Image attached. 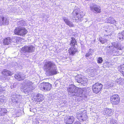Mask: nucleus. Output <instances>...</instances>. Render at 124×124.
<instances>
[{
	"instance_id": "f03ea898",
	"label": "nucleus",
	"mask_w": 124,
	"mask_h": 124,
	"mask_svg": "<svg viewBox=\"0 0 124 124\" xmlns=\"http://www.w3.org/2000/svg\"><path fill=\"white\" fill-rule=\"evenodd\" d=\"M23 89L24 92L28 93L31 92L34 89L33 83L29 80H26L23 85Z\"/></svg>"
},
{
	"instance_id": "f3484780",
	"label": "nucleus",
	"mask_w": 124,
	"mask_h": 124,
	"mask_svg": "<svg viewBox=\"0 0 124 124\" xmlns=\"http://www.w3.org/2000/svg\"><path fill=\"white\" fill-rule=\"evenodd\" d=\"M59 73L56 70H46V74L48 76L56 74Z\"/></svg>"
},
{
	"instance_id": "a211bd4d",
	"label": "nucleus",
	"mask_w": 124,
	"mask_h": 124,
	"mask_svg": "<svg viewBox=\"0 0 124 124\" xmlns=\"http://www.w3.org/2000/svg\"><path fill=\"white\" fill-rule=\"evenodd\" d=\"M113 113V111L111 109H108V108L104 109L103 112V114L104 115L106 114L108 115H112Z\"/></svg>"
},
{
	"instance_id": "b1692460",
	"label": "nucleus",
	"mask_w": 124,
	"mask_h": 124,
	"mask_svg": "<svg viewBox=\"0 0 124 124\" xmlns=\"http://www.w3.org/2000/svg\"><path fill=\"white\" fill-rule=\"evenodd\" d=\"M3 74L6 76H9L11 75L13 73L11 72L10 70H4L2 72Z\"/></svg>"
},
{
	"instance_id": "6ab92c4d",
	"label": "nucleus",
	"mask_w": 124,
	"mask_h": 124,
	"mask_svg": "<svg viewBox=\"0 0 124 124\" xmlns=\"http://www.w3.org/2000/svg\"><path fill=\"white\" fill-rule=\"evenodd\" d=\"M36 100L37 102L42 101L44 100L43 96L40 94H38L37 95Z\"/></svg>"
},
{
	"instance_id": "bb28decb",
	"label": "nucleus",
	"mask_w": 124,
	"mask_h": 124,
	"mask_svg": "<svg viewBox=\"0 0 124 124\" xmlns=\"http://www.w3.org/2000/svg\"><path fill=\"white\" fill-rule=\"evenodd\" d=\"M71 40L70 43V45L71 46H74L76 43V42L75 39L73 38L72 37L71 38Z\"/></svg>"
},
{
	"instance_id": "cd10ccee",
	"label": "nucleus",
	"mask_w": 124,
	"mask_h": 124,
	"mask_svg": "<svg viewBox=\"0 0 124 124\" xmlns=\"http://www.w3.org/2000/svg\"><path fill=\"white\" fill-rule=\"evenodd\" d=\"M25 22L23 20H21L19 21H18L17 24L19 26H23L24 25Z\"/></svg>"
},
{
	"instance_id": "ddd939ff",
	"label": "nucleus",
	"mask_w": 124,
	"mask_h": 124,
	"mask_svg": "<svg viewBox=\"0 0 124 124\" xmlns=\"http://www.w3.org/2000/svg\"><path fill=\"white\" fill-rule=\"evenodd\" d=\"M9 23L8 18L3 16L0 17V25H8Z\"/></svg>"
},
{
	"instance_id": "9b49d317",
	"label": "nucleus",
	"mask_w": 124,
	"mask_h": 124,
	"mask_svg": "<svg viewBox=\"0 0 124 124\" xmlns=\"http://www.w3.org/2000/svg\"><path fill=\"white\" fill-rule=\"evenodd\" d=\"M75 79L77 82L82 84L86 83L87 81V79L86 78H84L81 75H78L76 76Z\"/></svg>"
},
{
	"instance_id": "c85d7f7f",
	"label": "nucleus",
	"mask_w": 124,
	"mask_h": 124,
	"mask_svg": "<svg viewBox=\"0 0 124 124\" xmlns=\"http://www.w3.org/2000/svg\"><path fill=\"white\" fill-rule=\"evenodd\" d=\"M99 40L101 43L103 44L106 42L107 40L105 38H101L99 39Z\"/></svg>"
},
{
	"instance_id": "20e7f679",
	"label": "nucleus",
	"mask_w": 124,
	"mask_h": 124,
	"mask_svg": "<svg viewBox=\"0 0 124 124\" xmlns=\"http://www.w3.org/2000/svg\"><path fill=\"white\" fill-rule=\"evenodd\" d=\"M112 46H109V47L111 49L112 53H116L117 51V49L121 50V45L119 43L113 42L112 43Z\"/></svg>"
},
{
	"instance_id": "4468645a",
	"label": "nucleus",
	"mask_w": 124,
	"mask_h": 124,
	"mask_svg": "<svg viewBox=\"0 0 124 124\" xmlns=\"http://www.w3.org/2000/svg\"><path fill=\"white\" fill-rule=\"evenodd\" d=\"M74 121V118L72 116L66 117L64 118V122L66 124H72Z\"/></svg>"
},
{
	"instance_id": "dca6fc26",
	"label": "nucleus",
	"mask_w": 124,
	"mask_h": 124,
	"mask_svg": "<svg viewBox=\"0 0 124 124\" xmlns=\"http://www.w3.org/2000/svg\"><path fill=\"white\" fill-rule=\"evenodd\" d=\"M15 77L16 79L19 81H20L24 79L25 78V76L23 73L17 74H16Z\"/></svg>"
},
{
	"instance_id": "ea45409f",
	"label": "nucleus",
	"mask_w": 124,
	"mask_h": 124,
	"mask_svg": "<svg viewBox=\"0 0 124 124\" xmlns=\"http://www.w3.org/2000/svg\"><path fill=\"white\" fill-rule=\"evenodd\" d=\"M105 31H106V30Z\"/></svg>"
},
{
	"instance_id": "58836bf2",
	"label": "nucleus",
	"mask_w": 124,
	"mask_h": 124,
	"mask_svg": "<svg viewBox=\"0 0 124 124\" xmlns=\"http://www.w3.org/2000/svg\"><path fill=\"white\" fill-rule=\"evenodd\" d=\"M91 49H89V51H91Z\"/></svg>"
},
{
	"instance_id": "1a4fd4ad",
	"label": "nucleus",
	"mask_w": 124,
	"mask_h": 124,
	"mask_svg": "<svg viewBox=\"0 0 124 124\" xmlns=\"http://www.w3.org/2000/svg\"><path fill=\"white\" fill-rule=\"evenodd\" d=\"M35 47L31 45H28V46H24L22 47L21 50L24 52V53H32L34 51Z\"/></svg>"
},
{
	"instance_id": "5701e85b",
	"label": "nucleus",
	"mask_w": 124,
	"mask_h": 124,
	"mask_svg": "<svg viewBox=\"0 0 124 124\" xmlns=\"http://www.w3.org/2000/svg\"><path fill=\"white\" fill-rule=\"evenodd\" d=\"M11 40L10 37H7L4 40L3 43L5 45H8L11 42Z\"/></svg>"
},
{
	"instance_id": "423d86ee",
	"label": "nucleus",
	"mask_w": 124,
	"mask_h": 124,
	"mask_svg": "<svg viewBox=\"0 0 124 124\" xmlns=\"http://www.w3.org/2000/svg\"><path fill=\"white\" fill-rule=\"evenodd\" d=\"M39 87L40 89L43 91H49L52 88V85L48 83L44 82L40 84Z\"/></svg>"
},
{
	"instance_id": "e433bc0d",
	"label": "nucleus",
	"mask_w": 124,
	"mask_h": 124,
	"mask_svg": "<svg viewBox=\"0 0 124 124\" xmlns=\"http://www.w3.org/2000/svg\"><path fill=\"white\" fill-rule=\"evenodd\" d=\"M90 53L89 52H88V53H87L85 54V55L86 57H88L90 56Z\"/></svg>"
},
{
	"instance_id": "6e6552de",
	"label": "nucleus",
	"mask_w": 124,
	"mask_h": 124,
	"mask_svg": "<svg viewBox=\"0 0 124 124\" xmlns=\"http://www.w3.org/2000/svg\"><path fill=\"white\" fill-rule=\"evenodd\" d=\"M56 66L52 61H47L46 62L44 65V68L45 69L50 70L51 69H55Z\"/></svg>"
},
{
	"instance_id": "7ed1b4c3",
	"label": "nucleus",
	"mask_w": 124,
	"mask_h": 124,
	"mask_svg": "<svg viewBox=\"0 0 124 124\" xmlns=\"http://www.w3.org/2000/svg\"><path fill=\"white\" fill-rule=\"evenodd\" d=\"M14 33L15 34L24 36L27 32L26 29L23 27H16L14 30Z\"/></svg>"
},
{
	"instance_id": "4c0bfd02",
	"label": "nucleus",
	"mask_w": 124,
	"mask_h": 124,
	"mask_svg": "<svg viewBox=\"0 0 124 124\" xmlns=\"http://www.w3.org/2000/svg\"><path fill=\"white\" fill-rule=\"evenodd\" d=\"M73 124H80V123L79 122L77 121L75 122Z\"/></svg>"
},
{
	"instance_id": "0eeeda50",
	"label": "nucleus",
	"mask_w": 124,
	"mask_h": 124,
	"mask_svg": "<svg viewBox=\"0 0 124 124\" xmlns=\"http://www.w3.org/2000/svg\"><path fill=\"white\" fill-rule=\"evenodd\" d=\"M102 85L100 83H97L93 85L92 89L94 93L97 94L101 91L102 87Z\"/></svg>"
},
{
	"instance_id": "72a5a7b5",
	"label": "nucleus",
	"mask_w": 124,
	"mask_h": 124,
	"mask_svg": "<svg viewBox=\"0 0 124 124\" xmlns=\"http://www.w3.org/2000/svg\"><path fill=\"white\" fill-rule=\"evenodd\" d=\"M118 68L120 70H124V65H121Z\"/></svg>"
},
{
	"instance_id": "39448f33",
	"label": "nucleus",
	"mask_w": 124,
	"mask_h": 124,
	"mask_svg": "<svg viewBox=\"0 0 124 124\" xmlns=\"http://www.w3.org/2000/svg\"><path fill=\"white\" fill-rule=\"evenodd\" d=\"M84 15L83 14H81L77 12V10L75 9L74 10L70 16L71 19H73V18H75V20H78L77 22H80L81 21V18L83 17Z\"/></svg>"
},
{
	"instance_id": "9d476101",
	"label": "nucleus",
	"mask_w": 124,
	"mask_h": 124,
	"mask_svg": "<svg viewBox=\"0 0 124 124\" xmlns=\"http://www.w3.org/2000/svg\"><path fill=\"white\" fill-rule=\"evenodd\" d=\"M110 100L112 104L114 105L117 104L120 101L119 96L117 94H114L110 97Z\"/></svg>"
},
{
	"instance_id": "2eb2a0df",
	"label": "nucleus",
	"mask_w": 124,
	"mask_h": 124,
	"mask_svg": "<svg viewBox=\"0 0 124 124\" xmlns=\"http://www.w3.org/2000/svg\"><path fill=\"white\" fill-rule=\"evenodd\" d=\"M63 19L66 24L70 27L74 26V25L70 21L67 17L65 16L63 17Z\"/></svg>"
},
{
	"instance_id": "2f4dec72",
	"label": "nucleus",
	"mask_w": 124,
	"mask_h": 124,
	"mask_svg": "<svg viewBox=\"0 0 124 124\" xmlns=\"http://www.w3.org/2000/svg\"><path fill=\"white\" fill-rule=\"evenodd\" d=\"M5 90V88L3 87H2L1 85H0V93L1 92L4 91Z\"/></svg>"
},
{
	"instance_id": "4be33fe9",
	"label": "nucleus",
	"mask_w": 124,
	"mask_h": 124,
	"mask_svg": "<svg viewBox=\"0 0 124 124\" xmlns=\"http://www.w3.org/2000/svg\"><path fill=\"white\" fill-rule=\"evenodd\" d=\"M117 38L119 40H121L124 39V31L118 34Z\"/></svg>"
},
{
	"instance_id": "412c9836",
	"label": "nucleus",
	"mask_w": 124,
	"mask_h": 124,
	"mask_svg": "<svg viewBox=\"0 0 124 124\" xmlns=\"http://www.w3.org/2000/svg\"><path fill=\"white\" fill-rule=\"evenodd\" d=\"M83 112L81 111H80L79 112H78L76 114V117L77 119L80 121H81V118L83 115Z\"/></svg>"
},
{
	"instance_id": "a878e982",
	"label": "nucleus",
	"mask_w": 124,
	"mask_h": 124,
	"mask_svg": "<svg viewBox=\"0 0 124 124\" xmlns=\"http://www.w3.org/2000/svg\"><path fill=\"white\" fill-rule=\"evenodd\" d=\"M84 112H83V115H82V116L81 118V121L85 120L86 119H87V117L86 113H85V111H84Z\"/></svg>"
},
{
	"instance_id": "393cba45",
	"label": "nucleus",
	"mask_w": 124,
	"mask_h": 124,
	"mask_svg": "<svg viewBox=\"0 0 124 124\" xmlns=\"http://www.w3.org/2000/svg\"><path fill=\"white\" fill-rule=\"evenodd\" d=\"M107 20L108 22L111 24H113L116 23V21L114 18L112 17H110L107 18Z\"/></svg>"
},
{
	"instance_id": "c756f323",
	"label": "nucleus",
	"mask_w": 124,
	"mask_h": 124,
	"mask_svg": "<svg viewBox=\"0 0 124 124\" xmlns=\"http://www.w3.org/2000/svg\"><path fill=\"white\" fill-rule=\"evenodd\" d=\"M107 88H108L110 87H112L113 85V84L110 82H108L107 84H105Z\"/></svg>"
},
{
	"instance_id": "f704fd0d",
	"label": "nucleus",
	"mask_w": 124,
	"mask_h": 124,
	"mask_svg": "<svg viewBox=\"0 0 124 124\" xmlns=\"http://www.w3.org/2000/svg\"><path fill=\"white\" fill-rule=\"evenodd\" d=\"M121 78H119L118 79H116V82H117V83L119 84L121 82Z\"/></svg>"
},
{
	"instance_id": "aec40b11",
	"label": "nucleus",
	"mask_w": 124,
	"mask_h": 124,
	"mask_svg": "<svg viewBox=\"0 0 124 124\" xmlns=\"http://www.w3.org/2000/svg\"><path fill=\"white\" fill-rule=\"evenodd\" d=\"M77 51V49L73 47H71L69 50L70 54L72 55H73Z\"/></svg>"
},
{
	"instance_id": "473e14b6",
	"label": "nucleus",
	"mask_w": 124,
	"mask_h": 124,
	"mask_svg": "<svg viewBox=\"0 0 124 124\" xmlns=\"http://www.w3.org/2000/svg\"><path fill=\"white\" fill-rule=\"evenodd\" d=\"M116 120H113L111 121L110 124H119Z\"/></svg>"
},
{
	"instance_id": "7c9ffc66",
	"label": "nucleus",
	"mask_w": 124,
	"mask_h": 124,
	"mask_svg": "<svg viewBox=\"0 0 124 124\" xmlns=\"http://www.w3.org/2000/svg\"><path fill=\"white\" fill-rule=\"evenodd\" d=\"M102 58L101 57H99L97 59V62L98 63H102L103 61Z\"/></svg>"
},
{
	"instance_id": "f257e3e1",
	"label": "nucleus",
	"mask_w": 124,
	"mask_h": 124,
	"mask_svg": "<svg viewBox=\"0 0 124 124\" xmlns=\"http://www.w3.org/2000/svg\"><path fill=\"white\" fill-rule=\"evenodd\" d=\"M69 94L71 96L81 97L83 93V90L81 88H76L71 85L67 89Z\"/></svg>"
},
{
	"instance_id": "f8f14e48",
	"label": "nucleus",
	"mask_w": 124,
	"mask_h": 124,
	"mask_svg": "<svg viewBox=\"0 0 124 124\" xmlns=\"http://www.w3.org/2000/svg\"><path fill=\"white\" fill-rule=\"evenodd\" d=\"M90 9L95 13H99L101 12V7L95 4L91 5L90 7Z\"/></svg>"
},
{
	"instance_id": "c9c22d12",
	"label": "nucleus",
	"mask_w": 124,
	"mask_h": 124,
	"mask_svg": "<svg viewBox=\"0 0 124 124\" xmlns=\"http://www.w3.org/2000/svg\"><path fill=\"white\" fill-rule=\"evenodd\" d=\"M30 110L31 111L35 112L36 111V109L35 108H30Z\"/></svg>"
}]
</instances>
